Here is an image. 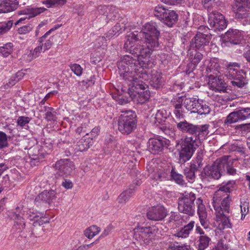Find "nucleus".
<instances>
[{"label":"nucleus","mask_w":250,"mask_h":250,"mask_svg":"<svg viewBox=\"0 0 250 250\" xmlns=\"http://www.w3.org/2000/svg\"><path fill=\"white\" fill-rule=\"evenodd\" d=\"M13 50V45L11 42H8L0 47V55L7 57L11 54Z\"/></svg>","instance_id":"58836bf2"},{"label":"nucleus","mask_w":250,"mask_h":250,"mask_svg":"<svg viewBox=\"0 0 250 250\" xmlns=\"http://www.w3.org/2000/svg\"><path fill=\"white\" fill-rule=\"evenodd\" d=\"M243 56L250 64V46H248L245 48Z\"/></svg>","instance_id":"bf43d9fd"},{"label":"nucleus","mask_w":250,"mask_h":250,"mask_svg":"<svg viewBox=\"0 0 250 250\" xmlns=\"http://www.w3.org/2000/svg\"><path fill=\"white\" fill-rule=\"evenodd\" d=\"M250 120V107H240L229 114L225 121V124Z\"/></svg>","instance_id":"f8f14e48"},{"label":"nucleus","mask_w":250,"mask_h":250,"mask_svg":"<svg viewBox=\"0 0 250 250\" xmlns=\"http://www.w3.org/2000/svg\"><path fill=\"white\" fill-rule=\"evenodd\" d=\"M196 66H196L195 64H193L191 62L188 63L186 69L185 70V73L188 75L190 74L195 69Z\"/></svg>","instance_id":"680f3d73"},{"label":"nucleus","mask_w":250,"mask_h":250,"mask_svg":"<svg viewBox=\"0 0 250 250\" xmlns=\"http://www.w3.org/2000/svg\"><path fill=\"white\" fill-rule=\"evenodd\" d=\"M195 173L196 172L190 167H187L184 170V174L186 179L190 183H192L195 181L196 178Z\"/></svg>","instance_id":"37998d69"},{"label":"nucleus","mask_w":250,"mask_h":250,"mask_svg":"<svg viewBox=\"0 0 250 250\" xmlns=\"http://www.w3.org/2000/svg\"><path fill=\"white\" fill-rule=\"evenodd\" d=\"M203 54L202 52H200L196 50L192 51L190 53V58L191 60V63L195 64L196 66L202 60Z\"/></svg>","instance_id":"79ce46f5"},{"label":"nucleus","mask_w":250,"mask_h":250,"mask_svg":"<svg viewBox=\"0 0 250 250\" xmlns=\"http://www.w3.org/2000/svg\"><path fill=\"white\" fill-rule=\"evenodd\" d=\"M74 167L73 163L69 159H60L54 166L57 174L63 177L69 175L74 169Z\"/></svg>","instance_id":"dca6fc26"},{"label":"nucleus","mask_w":250,"mask_h":250,"mask_svg":"<svg viewBox=\"0 0 250 250\" xmlns=\"http://www.w3.org/2000/svg\"><path fill=\"white\" fill-rule=\"evenodd\" d=\"M18 5L19 2L16 0H0V14L15 11Z\"/></svg>","instance_id":"bb28decb"},{"label":"nucleus","mask_w":250,"mask_h":250,"mask_svg":"<svg viewBox=\"0 0 250 250\" xmlns=\"http://www.w3.org/2000/svg\"><path fill=\"white\" fill-rule=\"evenodd\" d=\"M231 201V199L229 195H227L221 201H213V207L218 212V215H224L225 213H229Z\"/></svg>","instance_id":"412c9836"},{"label":"nucleus","mask_w":250,"mask_h":250,"mask_svg":"<svg viewBox=\"0 0 250 250\" xmlns=\"http://www.w3.org/2000/svg\"><path fill=\"white\" fill-rule=\"evenodd\" d=\"M203 155L202 153H198L196 157L193 159L190 164V167L196 172L199 171L203 168Z\"/></svg>","instance_id":"2f4dec72"},{"label":"nucleus","mask_w":250,"mask_h":250,"mask_svg":"<svg viewBox=\"0 0 250 250\" xmlns=\"http://www.w3.org/2000/svg\"><path fill=\"white\" fill-rule=\"evenodd\" d=\"M71 70L77 76H80L82 74L83 68L81 65L77 63L71 64L70 66Z\"/></svg>","instance_id":"09e8293b"},{"label":"nucleus","mask_w":250,"mask_h":250,"mask_svg":"<svg viewBox=\"0 0 250 250\" xmlns=\"http://www.w3.org/2000/svg\"><path fill=\"white\" fill-rule=\"evenodd\" d=\"M33 28V25L29 23L19 28L17 31L19 34H25L29 33Z\"/></svg>","instance_id":"8fccbe9b"},{"label":"nucleus","mask_w":250,"mask_h":250,"mask_svg":"<svg viewBox=\"0 0 250 250\" xmlns=\"http://www.w3.org/2000/svg\"><path fill=\"white\" fill-rule=\"evenodd\" d=\"M19 209V208L17 207L16 209V211L14 213L13 217L15 220L14 225L16 226V227L18 226L17 229H19V231H21L25 228V223L22 217L20 215L19 213H18Z\"/></svg>","instance_id":"c9c22d12"},{"label":"nucleus","mask_w":250,"mask_h":250,"mask_svg":"<svg viewBox=\"0 0 250 250\" xmlns=\"http://www.w3.org/2000/svg\"><path fill=\"white\" fill-rule=\"evenodd\" d=\"M183 0H161V1L166 4L169 5H175L180 3Z\"/></svg>","instance_id":"338daca9"},{"label":"nucleus","mask_w":250,"mask_h":250,"mask_svg":"<svg viewBox=\"0 0 250 250\" xmlns=\"http://www.w3.org/2000/svg\"><path fill=\"white\" fill-rule=\"evenodd\" d=\"M132 101L138 104L143 105L145 106V108L146 109V106L148 108L147 103L149 101L150 98V92L148 89H146L143 94H139V95L134 94L132 93Z\"/></svg>","instance_id":"cd10ccee"},{"label":"nucleus","mask_w":250,"mask_h":250,"mask_svg":"<svg viewBox=\"0 0 250 250\" xmlns=\"http://www.w3.org/2000/svg\"><path fill=\"white\" fill-rule=\"evenodd\" d=\"M53 39L54 37L52 36L48 40H46L44 43H43V42L40 43L41 45L42 46V48H43L44 50H48L51 47L53 43Z\"/></svg>","instance_id":"6e6d98bb"},{"label":"nucleus","mask_w":250,"mask_h":250,"mask_svg":"<svg viewBox=\"0 0 250 250\" xmlns=\"http://www.w3.org/2000/svg\"><path fill=\"white\" fill-rule=\"evenodd\" d=\"M210 39V35L198 32L192 39V46L202 51L205 46L208 44Z\"/></svg>","instance_id":"5701e85b"},{"label":"nucleus","mask_w":250,"mask_h":250,"mask_svg":"<svg viewBox=\"0 0 250 250\" xmlns=\"http://www.w3.org/2000/svg\"><path fill=\"white\" fill-rule=\"evenodd\" d=\"M42 49V46L41 45V44H40V45H39L37 47H36L34 50L30 51L29 56H32V59L36 58L39 56Z\"/></svg>","instance_id":"5fc2aeb1"},{"label":"nucleus","mask_w":250,"mask_h":250,"mask_svg":"<svg viewBox=\"0 0 250 250\" xmlns=\"http://www.w3.org/2000/svg\"><path fill=\"white\" fill-rule=\"evenodd\" d=\"M177 128L183 133L195 135V138L186 136L177 142L176 147L179 154L178 163L184 164L189 161L198 147L197 139L203 140L208 133V125H196L186 120L177 123Z\"/></svg>","instance_id":"f03ea898"},{"label":"nucleus","mask_w":250,"mask_h":250,"mask_svg":"<svg viewBox=\"0 0 250 250\" xmlns=\"http://www.w3.org/2000/svg\"><path fill=\"white\" fill-rule=\"evenodd\" d=\"M28 219L29 221L33 222L32 225L36 227L41 226L44 224L49 222V219L43 216V213L29 211Z\"/></svg>","instance_id":"b1692460"},{"label":"nucleus","mask_w":250,"mask_h":250,"mask_svg":"<svg viewBox=\"0 0 250 250\" xmlns=\"http://www.w3.org/2000/svg\"><path fill=\"white\" fill-rule=\"evenodd\" d=\"M40 112H45L44 119L47 121H56L57 119V112L53 107L44 106L43 109L40 110Z\"/></svg>","instance_id":"f704fd0d"},{"label":"nucleus","mask_w":250,"mask_h":250,"mask_svg":"<svg viewBox=\"0 0 250 250\" xmlns=\"http://www.w3.org/2000/svg\"><path fill=\"white\" fill-rule=\"evenodd\" d=\"M86 126L87 125L85 124H82L81 126L76 129V133L80 135L84 133H85L86 135H88V133L87 132L86 130Z\"/></svg>","instance_id":"13d9d810"},{"label":"nucleus","mask_w":250,"mask_h":250,"mask_svg":"<svg viewBox=\"0 0 250 250\" xmlns=\"http://www.w3.org/2000/svg\"><path fill=\"white\" fill-rule=\"evenodd\" d=\"M229 158L228 156H224L217 159L211 166L204 167L199 174L201 180L209 182L211 179L218 180L226 174H235L236 170L233 166V162L229 160Z\"/></svg>","instance_id":"20e7f679"},{"label":"nucleus","mask_w":250,"mask_h":250,"mask_svg":"<svg viewBox=\"0 0 250 250\" xmlns=\"http://www.w3.org/2000/svg\"><path fill=\"white\" fill-rule=\"evenodd\" d=\"M96 81L95 76L93 75L90 77L89 80H83L82 83L83 84H88V86L93 85L95 83Z\"/></svg>","instance_id":"e2e57ef3"},{"label":"nucleus","mask_w":250,"mask_h":250,"mask_svg":"<svg viewBox=\"0 0 250 250\" xmlns=\"http://www.w3.org/2000/svg\"><path fill=\"white\" fill-rule=\"evenodd\" d=\"M153 179L156 181H162L167 179V174L165 172L158 171L155 173Z\"/></svg>","instance_id":"864d4df0"},{"label":"nucleus","mask_w":250,"mask_h":250,"mask_svg":"<svg viewBox=\"0 0 250 250\" xmlns=\"http://www.w3.org/2000/svg\"><path fill=\"white\" fill-rule=\"evenodd\" d=\"M232 11L238 19H244L249 16L250 0H234L231 5Z\"/></svg>","instance_id":"9b49d317"},{"label":"nucleus","mask_w":250,"mask_h":250,"mask_svg":"<svg viewBox=\"0 0 250 250\" xmlns=\"http://www.w3.org/2000/svg\"><path fill=\"white\" fill-rule=\"evenodd\" d=\"M240 64L237 62H230L227 67L225 75L230 81V83L238 88H243L248 83L246 73L239 69Z\"/></svg>","instance_id":"0eeeda50"},{"label":"nucleus","mask_w":250,"mask_h":250,"mask_svg":"<svg viewBox=\"0 0 250 250\" xmlns=\"http://www.w3.org/2000/svg\"><path fill=\"white\" fill-rule=\"evenodd\" d=\"M211 239L207 235H200L197 240L198 250H205L208 246Z\"/></svg>","instance_id":"e433bc0d"},{"label":"nucleus","mask_w":250,"mask_h":250,"mask_svg":"<svg viewBox=\"0 0 250 250\" xmlns=\"http://www.w3.org/2000/svg\"><path fill=\"white\" fill-rule=\"evenodd\" d=\"M46 10L45 8L43 7L40 8H31L27 9L26 10H21L19 11V15H26V16L23 18H21L17 21L15 24V25H18L19 23L21 22L22 21L25 20H29L31 18L34 17L39 14L43 12Z\"/></svg>","instance_id":"a878e982"},{"label":"nucleus","mask_w":250,"mask_h":250,"mask_svg":"<svg viewBox=\"0 0 250 250\" xmlns=\"http://www.w3.org/2000/svg\"><path fill=\"white\" fill-rule=\"evenodd\" d=\"M222 217V222L223 226V229L232 228V224L230 223V220L227 215L224 213V215H219Z\"/></svg>","instance_id":"603ef678"},{"label":"nucleus","mask_w":250,"mask_h":250,"mask_svg":"<svg viewBox=\"0 0 250 250\" xmlns=\"http://www.w3.org/2000/svg\"><path fill=\"white\" fill-rule=\"evenodd\" d=\"M167 215V209L162 205L152 207L146 213L147 218L153 221L162 220Z\"/></svg>","instance_id":"aec40b11"},{"label":"nucleus","mask_w":250,"mask_h":250,"mask_svg":"<svg viewBox=\"0 0 250 250\" xmlns=\"http://www.w3.org/2000/svg\"><path fill=\"white\" fill-rule=\"evenodd\" d=\"M121 30L120 25L119 24H116L113 28L112 30H110L109 34L115 35L116 33L120 32Z\"/></svg>","instance_id":"69168bd1"},{"label":"nucleus","mask_w":250,"mask_h":250,"mask_svg":"<svg viewBox=\"0 0 250 250\" xmlns=\"http://www.w3.org/2000/svg\"><path fill=\"white\" fill-rule=\"evenodd\" d=\"M173 105L174 107V114L175 117L179 120L184 118V109L183 105L181 103L180 99L178 97H176L173 102Z\"/></svg>","instance_id":"7c9ffc66"},{"label":"nucleus","mask_w":250,"mask_h":250,"mask_svg":"<svg viewBox=\"0 0 250 250\" xmlns=\"http://www.w3.org/2000/svg\"><path fill=\"white\" fill-rule=\"evenodd\" d=\"M62 186L65 188L69 189L73 188V184L69 179H64L62 183Z\"/></svg>","instance_id":"052dcab7"},{"label":"nucleus","mask_w":250,"mask_h":250,"mask_svg":"<svg viewBox=\"0 0 250 250\" xmlns=\"http://www.w3.org/2000/svg\"><path fill=\"white\" fill-rule=\"evenodd\" d=\"M139 78H140L137 77L135 78V80L124 82L127 85V90L134 94H143L146 89H148V85Z\"/></svg>","instance_id":"6ab92c4d"},{"label":"nucleus","mask_w":250,"mask_h":250,"mask_svg":"<svg viewBox=\"0 0 250 250\" xmlns=\"http://www.w3.org/2000/svg\"><path fill=\"white\" fill-rule=\"evenodd\" d=\"M89 228L92 231V235L94 236L96 235L101 230L100 228L99 227L95 225L90 227Z\"/></svg>","instance_id":"774afa93"},{"label":"nucleus","mask_w":250,"mask_h":250,"mask_svg":"<svg viewBox=\"0 0 250 250\" xmlns=\"http://www.w3.org/2000/svg\"><path fill=\"white\" fill-rule=\"evenodd\" d=\"M169 143L168 140L161 136L151 138L147 142V148L151 154H159L167 148Z\"/></svg>","instance_id":"9d476101"},{"label":"nucleus","mask_w":250,"mask_h":250,"mask_svg":"<svg viewBox=\"0 0 250 250\" xmlns=\"http://www.w3.org/2000/svg\"><path fill=\"white\" fill-rule=\"evenodd\" d=\"M241 39V32L238 30H229L221 38V45L222 47H229L232 45L239 44Z\"/></svg>","instance_id":"4468645a"},{"label":"nucleus","mask_w":250,"mask_h":250,"mask_svg":"<svg viewBox=\"0 0 250 250\" xmlns=\"http://www.w3.org/2000/svg\"><path fill=\"white\" fill-rule=\"evenodd\" d=\"M170 113L164 109L158 110L155 115V123L157 124H164L166 120L169 116Z\"/></svg>","instance_id":"4c0bfd02"},{"label":"nucleus","mask_w":250,"mask_h":250,"mask_svg":"<svg viewBox=\"0 0 250 250\" xmlns=\"http://www.w3.org/2000/svg\"><path fill=\"white\" fill-rule=\"evenodd\" d=\"M194 226V222L190 221L188 224L185 226L181 229L178 231L175 234V236L187 238L190 232L192 230Z\"/></svg>","instance_id":"72a5a7b5"},{"label":"nucleus","mask_w":250,"mask_h":250,"mask_svg":"<svg viewBox=\"0 0 250 250\" xmlns=\"http://www.w3.org/2000/svg\"><path fill=\"white\" fill-rule=\"evenodd\" d=\"M93 144V138L83 137L77 143L75 149L77 151L83 152L87 150Z\"/></svg>","instance_id":"c756f323"},{"label":"nucleus","mask_w":250,"mask_h":250,"mask_svg":"<svg viewBox=\"0 0 250 250\" xmlns=\"http://www.w3.org/2000/svg\"><path fill=\"white\" fill-rule=\"evenodd\" d=\"M171 176L172 179L179 185H183L185 183L183 179V176L176 172L173 168L171 171Z\"/></svg>","instance_id":"a18cd8bd"},{"label":"nucleus","mask_w":250,"mask_h":250,"mask_svg":"<svg viewBox=\"0 0 250 250\" xmlns=\"http://www.w3.org/2000/svg\"><path fill=\"white\" fill-rule=\"evenodd\" d=\"M249 202L247 201L241 202L240 208L241 213H243V215L247 214L249 212Z\"/></svg>","instance_id":"4d7b16f0"},{"label":"nucleus","mask_w":250,"mask_h":250,"mask_svg":"<svg viewBox=\"0 0 250 250\" xmlns=\"http://www.w3.org/2000/svg\"><path fill=\"white\" fill-rule=\"evenodd\" d=\"M117 64L120 78L124 82L135 80L137 77L145 80L148 78L150 63L146 59L136 60L130 55H125Z\"/></svg>","instance_id":"7ed1b4c3"},{"label":"nucleus","mask_w":250,"mask_h":250,"mask_svg":"<svg viewBox=\"0 0 250 250\" xmlns=\"http://www.w3.org/2000/svg\"><path fill=\"white\" fill-rule=\"evenodd\" d=\"M7 146V135L4 132L0 131V148H3Z\"/></svg>","instance_id":"3c124183"},{"label":"nucleus","mask_w":250,"mask_h":250,"mask_svg":"<svg viewBox=\"0 0 250 250\" xmlns=\"http://www.w3.org/2000/svg\"><path fill=\"white\" fill-rule=\"evenodd\" d=\"M113 228L111 226H107L102 232V234L99 237V238L104 237L107 236L111 232Z\"/></svg>","instance_id":"0e129e2a"},{"label":"nucleus","mask_w":250,"mask_h":250,"mask_svg":"<svg viewBox=\"0 0 250 250\" xmlns=\"http://www.w3.org/2000/svg\"><path fill=\"white\" fill-rule=\"evenodd\" d=\"M137 117L135 111L132 110H125L121 111V114L118 120L119 131L123 134L128 135L136 128Z\"/></svg>","instance_id":"423d86ee"},{"label":"nucleus","mask_w":250,"mask_h":250,"mask_svg":"<svg viewBox=\"0 0 250 250\" xmlns=\"http://www.w3.org/2000/svg\"><path fill=\"white\" fill-rule=\"evenodd\" d=\"M158 230V228L155 226L139 227L137 228V232H138L143 238L147 239L155 235Z\"/></svg>","instance_id":"c85d7f7f"},{"label":"nucleus","mask_w":250,"mask_h":250,"mask_svg":"<svg viewBox=\"0 0 250 250\" xmlns=\"http://www.w3.org/2000/svg\"><path fill=\"white\" fill-rule=\"evenodd\" d=\"M229 149L232 151H235L239 153L241 155L246 156V148L241 145L232 144L230 146Z\"/></svg>","instance_id":"de8ad7c7"},{"label":"nucleus","mask_w":250,"mask_h":250,"mask_svg":"<svg viewBox=\"0 0 250 250\" xmlns=\"http://www.w3.org/2000/svg\"><path fill=\"white\" fill-rule=\"evenodd\" d=\"M153 14L161 21L168 27H172L178 21V15L176 11L166 8L164 6H156Z\"/></svg>","instance_id":"1a4fd4ad"},{"label":"nucleus","mask_w":250,"mask_h":250,"mask_svg":"<svg viewBox=\"0 0 250 250\" xmlns=\"http://www.w3.org/2000/svg\"><path fill=\"white\" fill-rule=\"evenodd\" d=\"M149 84L152 88L159 90L161 89L165 85V81L162 73L156 70L151 71Z\"/></svg>","instance_id":"4be33fe9"},{"label":"nucleus","mask_w":250,"mask_h":250,"mask_svg":"<svg viewBox=\"0 0 250 250\" xmlns=\"http://www.w3.org/2000/svg\"><path fill=\"white\" fill-rule=\"evenodd\" d=\"M132 93L127 90V92L124 93V95L119 96L117 101L118 104L121 105L125 104L132 101Z\"/></svg>","instance_id":"a19ab883"},{"label":"nucleus","mask_w":250,"mask_h":250,"mask_svg":"<svg viewBox=\"0 0 250 250\" xmlns=\"http://www.w3.org/2000/svg\"><path fill=\"white\" fill-rule=\"evenodd\" d=\"M236 182L234 180H229L227 182H223L218 186V189L215 192L213 196V201H221L227 195L235 189Z\"/></svg>","instance_id":"2eb2a0df"},{"label":"nucleus","mask_w":250,"mask_h":250,"mask_svg":"<svg viewBox=\"0 0 250 250\" xmlns=\"http://www.w3.org/2000/svg\"><path fill=\"white\" fill-rule=\"evenodd\" d=\"M135 186L133 184L129 185V188L122 192L118 198V202L120 203H125L131 197L134 191Z\"/></svg>","instance_id":"473e14b6"},{"label":"nucleus","mask_w":250,"mask_h":250,"mask_svg":"<svg viewBox=\"0 0 250 250\" xmlns=\"http://www.w3.org/2000/svg\"><path fill=\"white\" fill-rule=\"evenodd\" d=\"M31 120V118L21 116L18 117L17 124L18 125L21 127H24L26 126H28L27 124L30 122Z\"/></svg>","instance_id":"49530a36"},{"label":"nucleus","mask_w":250,"mask_h":250,"mask_svg":"<svg viewBox=\"0 0 250 250\" xmlns=\"http://www.w3.org/2000/svg\"><path fill=\"white\" fill-rule=\"evenodd\" d=\"M67 2V0H46L43 1L47 8L62 7Z\"/></svg>","instance_id":"ea45409f"},{"label":"nucleus","mask_w":250,"mask_h":250,"mask_svg":"<svg viewBox=\"0 0 250 250\" xmlns=\"http://www.w3.org/2000/svg\"><path fill=\"white\" fill-rule=\"evenodd\" d=\"M160 35L158 25L156 22L145 24L140 31L128 33L124 49L138 57L140 60H148L152 52L159 46V38Z\"/></svg>","instance_id":"f257e3e1"},{"label":"nucleus","mask_w":250,"mask_h":250,"mask_svg":"<svg viewBox=\"0 0 250 250\" xmlns=\"http://www.w3.org/2000/svg\"><path fill=\"white\" fill-rule=\"evenodd\" d=\"M181 103L191 113H198L199 115L208 114L211 110L208 104L202 100L196 98H187L186 96H178Z\"/></svg>","instance_id":"6e6552de"},{"label":"nucleus","mask_w":250,"mask_h":250,"mask_svg":"<svg viewBox=\"0 0 250 250\" xmlns=\"http://www.w3.org/2000/svg\"><path fill=\"white\" fill-rule=\"evenodd\" d=\"M56 192L53 190H45L36 197L35 204L41 207H49V206L56 199Z\"/></svg>","instance_id":"f3484780"},{"label":"nucleus","mask_w":250,"mask_h":250,"mask_svg":"<svg viewBox=\"0 0 250 250\" xmlns=\"http://www.w3.org/2000/svg\"><path fill=\"white\" fill-rule=\"evenodd\" d=\"M28 154L31 160L39 162L44 158L46 155V152L42 146L35 145L29 148Z\"/></svg>","instance_id":"393cba45"},{"label":"nucleus","mask_w":250,"mask_h":250,"mask_svg":"<svg viewBox=\"0 0 250 250\" xmlns=\"http://www.w3.org/2000/svg\"><path fill=\"white\" fill-rule=\"evenodd\" d=\"M196 207L201 223L204 225L207 214L201 198H196L195 194L192 192H185L183 197L178 199V208L181 213L192 216L195 214Z\"/></svg>","instance_id":"39448f33"},{"label":"nucleus","mask_w":250,"mask_h":250,"mask_svg":"<svg viewBox=\"0 0 250 250\" xmlns=\"http://www.w3.org/2000/svg\"><path fill=\"white\" fill-rule=\"evenodd\" d=\"M208 22L210 27L216 32L225 29L228 23L224 16L218 12H212L209 15Z\"/></svg>","instance_id":"ddd939ff"},{"label":"nucleus","mask_w":250,"mask_h":250,"mask_svg":"<svg viewBox=\"0 0 250 250\" xmlns=\"http://www.w3.org/2000/svg\"><path fill=\"white\" fill-rule=\"evenodd\" d=\"M13 24L12 20L0 23V35H2L7 33L12 27Z\"/></svg>","instance_id":"c03bdc74"},{"label":"nucleus","mask_w":250,"mask_h":250,"mask_svg":"<svg viewBox=\"0 0 250 250\" xmlns=\"http://www.w3.org/2000/svg\"><path fill=\"white\" fill-rule=\"evenodd\" d=\"M208 85L210 89L215 92L229 93L230 89L225 82L222 76H214L210 75L209 76Z\"/></svg>","instance_id":"a211bd4d"}]
</instances>
